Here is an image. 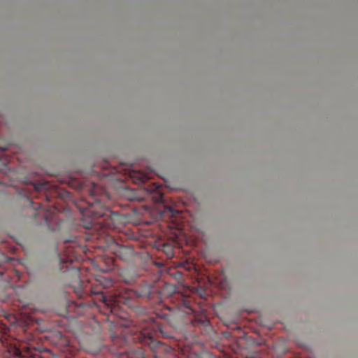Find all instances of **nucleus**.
Returning <instances> with one entry per match:
<instances>
[{
  "label": "nucleus",
  "instance_id": "obj_1",
  "mask_svg": "<svg viewBox=\"0 0 358 358\" xmlns=\"http://www.w3.org/2000/svg\"><path fill=\"white\" fill-rule=\"evenodd\" d=\"M80 211L84 217H90L92 219L90 223L92 225L96 219L104 217L103 221L98 222L102 224L103 227L116 228L120 218L118 213H112L108 208L103 206L99 199H95L94 202L87 201V206L82 208Z\"/></svg>",
  "mask_w": 358,
  "mask_h": 358
},
{
  "label": "nucleus",
  "instance_id": "obj_2",
  "mask_svg": "<svg viewBox=\"0 0 358 358\" xmlns=\"http://www.w3.org/2000/svg\"><path fill=\"white\" fill-rule=\"evenodd\" d=\"M91 295H95L96 299L103 302L108 308H110V313H113L115 308V306H118L120 303H124L126 305L130 304V298L127 296L122 294L113 295L110 297L106 296L103 292L96 290V289H92L90 290Z\"/></svg>",
  "mask_w": 358,
  "mask_h": 358
},
{
  "label": "nucleus",
  "instance_id": "obj_3",
  "mask_svg": "<svg viewBox=\"0 0 358 358\" xmlns=\"http://www.w3.org/2000/svg\"><path fill=\"white\" fill-rule=\"evenodd\" d=\"M134 339H138L139 342L148 345L154 352L163 351L166 353L171 352L173 350L171 347L165 345L163 343L157 341L150 335L146 336L145 333L137 335Z\"/></svg>",
  "mask_w": 358,
  "mask_h": 358
},
{
  "label": "nucleus",
  "instance_id": "obj_4",
  "mask_svg": "<svg viewBox=\"0 0 358 358\" xmlns=\"http://www.w3.org/2000/svg\"><path fill=\"white\" fill-rule=\"evenodd\" d=\"M113 253L116 257H118L122 261H129L132 259L134 251L131 247L120 245L119 243H115L111 246Z\"/></svg>",
  "mask_w": 358,
  "mask_h": 358
},
{
  "label": "nucleus",
  "instance_id": "obj_5",
  "mask_svg": "<svg viewBox=\"0 0 358 358\" xmlns=\"http://www.w3.org/2000/svg\"><path fill=\"white\" fill-rule=\"evenodd\" d=\"M175 297L179 299L178 303L176 305L178 309L186 313H189V311L192 310L190 300L188 298L180 294H176Z\"/></svg>",
  "mask_w": 358,
  "mask_h": 358
},
{
  "label": "nucleus",
  "instance_id": "obj_6",
  "mask_svg": "<svg viewBox=\"0 0 358 358\" xmlns=\"http://www.w3.org/2000/svg\"><path fill=\"white\" fill-rule=\"evenodd\" d=\"M52 210H48L46 211V213L44 214V217L45 220V222L48 224L49 223V217H50L52 214Z\"/></svg>",
  "mask_w": 358,
  "mask_h": 358
},
{
  "label": "nucleus",
  "instance_id": "obj_7",
  "mask_svg": "<svg viewBox=\"0 0 358 358\" xmlns=\"http://www.w3.org/2000/svg\"><path fill=\"white\" fill-rule=\"evenodd\" d=\"M166 211L170 213L172 216H173L175 213H179V211L173 210V208L170 206L166 207Z\"/></svg>",
  "mask_w": 358,
  "mask_h": 358
},
{
  "label": "nucleus",
  "instance_id": "obj_8",
  "mask_svg": "<svg viewBox=\"0 0 358 358\" xmlns=\"http://www.w3.org/2000/svg\"><path fill=\"white\" fill-rule=\"evenodd\" d=\"M60 261H61V263H63V264H71L72 262H73V258L72 257H68L66 259H64L63 258H60Z\"/></svg>",
  "mask_w": 358,
  "mask_h": 358
},
{
  "label": "nucleus",
  "instance_id": "obj_9",
  "mask_svg": "<svg viewBox=\"0 0 358 358\" xmlns=\"http://www.w3.org/2000/svg\"><path fill=\"white\" fill-rule=\"evenodd\" d=\"M158 194V198L157 199V201L158 202H164V195L161 193L157 192Z\"/></svg>",
  "mask_w": 358,
  "mask_h": 358
},
{
  "label": "nucleus",
  "instance_id": "obj_10",
  "mask_svg": "<svg viewBox=\"0 0 358 358\" xmlns=\"http://www.w3.org/2000/svg\"><path fill=\"white\" fill-rule=\"evenodd\" d=\"M34 208H39L41 211H43V208L41 203H38L37 207H34Z\"/></svg>",
  "mask_w": 358,
  "mask_h": 358
},
{
  "label": "nucleus",
  "instance_id": "obj_11",
  "mask_svg": "<svg viewBox=\"0 0 358 358\" xmlns=\"http://www.w3.org/2000/svg\"><path fill=\"white\" fill-rule=\"evenodd\" d=\"M66 267L67 270H69V265H66Z\"/></svg>",
  "mask_w": 358,
  "mask_h": 358
}]
</instances>
